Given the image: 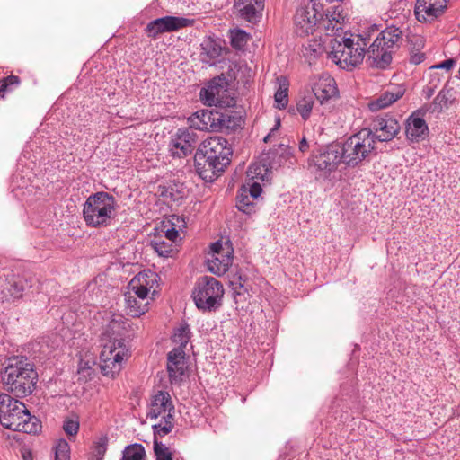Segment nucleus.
I'll return each instance as SVG.
<instances>
[{
    "label": "nucleus",
    "instance_id": "obj_27",
    "mask_svg": "<svg viewBox=\"0 0 460 460\" xmlns=\"http://www.w3.org/2000/svg\"><path fill=\"white\" fill-rule=\"evenodd\" d=\"M454 101L453 89L444 87L439 91L432 102L433 111L441 112L445 108H447Z\"/></svg>",
    "mask_w": 460,
    "mask_h": 460
},
{
    "label": "nucleus",
    "instance_id": "obj_41",
    "mask_svg": "<svg viewBox=\"0 0 460 460\" xmlns=\"http://www.w3.org/2000/svg\"><path fill=\"white\" fill-rule=\"evenodd\" d=\"M63 430L69 438H74L77 435L80 428L78 417L66 418L63 421Z\"/></svg>",
    "mask_w": 460,
    "mask_h": 460
},
{
    "label": "nucleus",
    "instance_id": "obj_45",
    "mask_svg": "<svg viewBox=\"0 0 460 460\" xmlns=\"http://www.w3.org/2000/svg\"><path fill=\"white\" fill-rule=\"evenodd\" d=\"M23 289H2L0 291V301L4 302H14L15 299L22 297V291Z\"/></svg>",
    "mask_w": 460,
    "mask_h": 460
},
{
    "label": "nucleus",
    "instance_id": "obj_18",
    "mask_svg": "<svg viewBox=\"0 0 460 460\" xmlns=\"http://www.w3.org/2000/svg\"><path fill=\"white\" fill-rule=\"evenodd\" d=\"M185 352L181 347L174 348L167 354V371L170 382L178 383L185 373Z\"/></svg>",
    "mask_w": 460,
    "mask_h": 460
},
{
    "label": "nucleus",
    "instance_id": "obj_12",
    "mask_svg": "<svg viewBox=\"0 0 460 460\" xmlns=\"http://www.w3.org/2000/svg\"><path fill=\"white\" fill-rule=\"evenodd\" d=\"M194 22L193 19L164 16L149 22L145 28V32L149 38L156 39L159 34L176 31L182 28L192 26Z\"/></svg>",
    "mask_w": 460,
    "mask_h": 460
},
{
    "label": "nucleus",
    "instance_id": "obj_1",
    "mask_svg": "<svg viewBox=\"0 0 460 460\" xmlns=\"http://www.w3.org/2000/svg\"><path fill=\"white\" fill-rule=\"evenodd\" d=\"M232 146L222 137H211L204 140L194 155L197 173L206 181H214L218 173L231 163Z\"/></svg>",
    "mask_w": 460,
    "mask_h": 460
},
{
    "label": "nucleus",
    "instance_id": "obj_21",
    "mask_svg": "<svg viewBox=\"0 0 460 460\" xmlns=\"http://www.w3.org/2000/svg\"><path fill=\"white\" fill-rule=\"evenodd\" d=\"M265 0H234V8L245 21L252 22L264 7Z\"/></svg>",
    "mask_w": 460,
    "mask_h": 460
},
{
    "label": "nucleus",
    "instance_id": "obj_40",
    "mask_svg": "<svg viewBox=\"0 0 460 460\" xmlns=\"http://www.w3.org/2000/svg\"><path fill=\"white\" fill-rule=\"evenodd\" d=\"M154 452L156 460H172V453L164 444L154 441Z\"/></svg>",
    "mask_w": 460,
    "mask_h": 460
},
{
    "label": "nucleus",
    "instance_id": "obj_30",
    "mask_svg": "<svg viewBox=\"0 0 460 460\" xmlns=\"http://www.w3.org/2000/svg\"><path fill=\"white\" fill-rule=\"evenodd\" d=\"M236 208L248 215L254 212V203L248 195V190L244 186L240 189L236 197Z\"/></svg>",
    "mask_w": 460,
    "mask_h": 460
},
{
    "label": "nucleus",
    "instance_id": "obj_20",
    "mask_svg": "<svg viewBox=\"0 0 460 460\" xmlns=\"http://www.w3.org/2000/svg\"><path fill=\"white\" fill-rule=\"evenodd\" d=\"M321 103L329 101L332 98H336L339 95V90L336 81L331 75L321 76L313 87V93Z\"/></svg>",
    "mask_w": 460,
    "mask_h": 460
},
{
    "label": "nucleus",
    "instance_id": "obj_57",
    "mask_svg": "<svg viewBox=\"0 0 460 460\" xmlns=\"http://www.w3.org/2000/svg\"><path fill=\"white\" fill-rule=\"evenodd\" d=\"M158 294H159V291H158V290H156V289H154L152 296H157ZM153 298H154V297H152V299H153Z\"/></svg>",
    "mask_w": 460,
    "mask_h": 460
},
{
    "label": "nucleus",
    "instance_id": "obj_15",
    "mask_svg": "<svg viewBox=\"0 0 460 460\" xmlns=\"http://www.w3.org/2000/svg\"><path fill=\"white\" fill-rule=\"evenodd\" d=\"M375 142H387L394 139L400 131V125L390 114L376 117L371 124Z\"/></svg>",
    "mask_w": 460,
    "mask_h": 460
},
{
    "label": "nucleus",
    "instance_id": "obj_38",
    "mask_svg": "<svg viewBox=\"0 0 460 460\" xmlns=\"http://www.w3.org/2000/svg\"><path fill=\"white\" fill-rule=\"evenodd\" d=\"M190 331L187 323L181 324L174 333V341L178 342L182 349H185L190 340Z\"/></svg>",
    "mask_w": 460,
    "mask_h": 460
},
{
    "label": "nucleus",
    "instance_id": "obj_13",
    "mask_svg": "<svg viewBox=\"0 0 460 460\" xmlns=\"http://www.w3.org/2000/svg\"><path fill=\"white\" fill-rule=\"evenodd\" d=\"M321 18L322 14L316 10L315 4L298 7L294 16L296 33L299 36L313 34Z\"/></svg>",
    "mask_w": 460,
    "mask_h": 460
},
{
    "label": "nucleus",
    "instance_id": "obj_17",
    "mask_svg": "<svg viewBox=\"0 0 460 460\" xmlns=\"http://www.w3.org/2000/svg\"><path fill=\"white\" fill-rule=\"evenodd\" d=\"M225 289H193L192 298L198 309L216 311L222 305Z\"/></svg>",
    "mask_w": 460,
    "mask_h": 460
},
{
    "label": "nucleus",
    "instance_id": "obj_56",
    "mask_svg": "<svg viewBox=\"0 0 460 460\" xmlns=\"http://www.w3.org/2000/svg\"><path fill=\"white\" fill-rule=\"evenodd\" d=\"M238 279H239V282H238L239 288H243L244 283H243V282H242V277H241V276H239V277H238Z\"/></svg>",
    "mask_w": 460,
    "mask_h": 460
},
{
    "label": "nucleus",
    "instance_id": "obj_22",
    "mask_svg": "<svg viewBox=\"0 0 460 460\" xmlns=\"http://www.w3.org/2000/svg\"><path fill=\"white\" fill-rule=\"evenodd\" d=\"M233 261V248L228 246L226 252L220 255H211V258L208 259L207 264L208 269L210 272L216 275H222L226 273L232 264Z\"/></svg>",
    "mask_w": 460,
    "mask_h": 460
},
{
    "label": "nucleus",
    "instance_id": "obj_7",
    "mask_svg": "<svg viewBox=\"0 0 460 460\" xmlns=\"http://www.w3.org/2000/svg\"><path fill=\"white\" fill-rule=\"evenodd\" d=\"M174 411L175 408L168 392L157 391L152 395L146 417L150 420L161 418L160 421L152 427L155 438L164 437L173 429Z\"/></svg>",
    "mask_w": 460,
    "mask_h": 460
},
{
    "label": "nucleus",
    "instance_id": "obj_2",
    "mask_svg": "<svg viewBox=\"0 0 460 460\" xmlns=\"http://www.w3.org/2000/svg\"><path fill=\"white\" fill-rule=\"evenodd\" d=\"M38 380L34 365L25 357L14 356L7 358L1 371L3 388L19 398L32 394Z\"/></svg>",
    "mask_w": 460,
    "mask_h": 460
},
{
    "label": "nucleus",
    "instance_id": "obj_46",
    "mask_svg": "<svg viewBox=\"0 0 460 460\" xmlns=\"http://www.w3.org/2000/svg\"><path fill=\"white\" fill-rule=\"evenodd\" d=\"M248 190V195L252 198V199H257L261 191H262V188L261 186L260 183L258 182H253L249 189H247Z\"/></svg>",
    "mask_w": 460,
    "mask_h": 460
},
{
    "label": "nucleus",
    "instance_id": "obj_32",
    "mask_svg": "<svg viewBox=\"0 0 460 460\" xmlns=\"http://www.w3.org/2000/svg\"><path fill=\"white\" fill-rule=\"evenodd\" d=\"M314 95L311 93L300 98L296 102V110L304 120H307L314 104Z\"/></svg>",
    "mask_w": 460,
    "mask_h": 460
},
{
    "label": "nucleus",
    "instance_id": "obj_23",
    "mask_svg": "<svg viewBox=\"0 0 460 460\" xmlns=\"http://www.w3.org/2000/svg\"><path fill=\"white\" fill-rule=\"evenodd\" d=\"M405 129L408 139L415 142L424 139L429 134V128L426 121L422 118L415 117L414 115H411L407 119Z\"/></svg>",
    "mask_w": 460,
    "mask_h": 460
},
{
    "label": "nucleus",
    "instance_id": "obj_36",
    "mask_svg": "<svg viewBox=\"0 0 460 460\" xmlns=\"http://www.w3.org/2000/svg\"><path fill=\"white\" fill-rule=\"evenodd\" d=\"M108 443L109 438L106 435L102 436L96 442H94L92 453L94 460H103L107 451Z\"/></svg>",
    "mask_w": 460,
    "mask_h": 460
},
{
    "label": "nucleus",
    "instance_id": "obj_44",
    "mask_svg": "<svg viewBox=\"0 0 460 460\" xmlns=\"http://www.w3.org/2000/svg\"><path fill=\"white\" fill-rule=\"evenodd\" d=\"M323 52V47L317 40H311L305 47V56L311 58H315L318 56L322 55Z\"/></svg>",
    "mask_w": 460,
    "mask_h": 460
},
{
    "label": "nucleus",
    "instance_id": "obj_25",
    "mask_svg": "<svg viewBox=\"0 0 460 460\" xmlns=\"http://www.w3.org/2000/svg\"><path fill=\"white\" fill-rule=\"evenodd\" d=\"M159 276L156 272L146 270L137 274L127 288H154L158 285Z\"/></svg>",
    "mask_w": 460,
    "mask_h": 460
},
{
    "label": "nucleus",
    "instance_id": "obj_39",
    "mask_svg": "<svg viewBox=\"0 0 460 460\" xmlns=\"http://www.w3.org/2000/svg\"><path fill=\"white\" fill-rule=\"evenodd\" d=\"M125 301L127 304V308L129 310L128 314H130L133 317H138L142 314H144L147 310H140L138 307L139 300L137 298H135L130 294H128L125 292Z\"/></svg>",
    "mask_w": 460,
    "mask_h": 460
},
{
    "label": "nucleus",
    "instance_id": "obj_52",
    "mask_svg": "<svg viewBox=\"0 0 460 460\" xmlns=\"http://www.w3.org/2000/svg\"><path fill=\"white\" fill-rule=\"evenodd\" d=\"M435 88H436V85L431 87V86H427L425 89H424V93H426V97L428 99H429L435 93Z\"/></svg>",
    "mask_w": 460,
    "mask_h": 460
},
{
    "label": "nucleus",
    "instance_id": "obj_58",
    "mask_svg": "<svg viewBox=\"0 0 460 460\" xmlns=\"http://www.w3.org/2000/svg\"><path fill=\"white\" fill-rule=\"evenodd\" d=\"M24 457V460H31V457H26V456H23Z\"/></svg>",
    "mask_w": 460,
    "mask_h": 460
},
{
    "label": "nucleus",
    "instance_id": "obj_37",
    "mask_svg": "<svg viewBox=\"0 0 460 460\" xmlns=\"http://www.w3.org/2000/svg\"><path fill=\"white\" fill-rule=\"evenodd\" d=\"M202 49L210 59H216L222 54V48L215 40H208L202 44Z\"/></svg>",
    "mask_w": 460,
    "mask_h": 460
},
{
    "label": "nucleus",
    "instance_id": "obj_33",
    "mask_svg": "<svg viewBox=\"0 0 460 460\" xmlns=\"http://www.w3.org/2000/svg\"><path fill=\"white\" fill-rule=\"evenodd\" d=\"M231 46L237 50H242L249 40V34L241 29L231 31L230 34Z\"/></svg>",
    "mask_w": 460,
    "mask_h": 460
},
{
    "label": "nucleus",
    "instance_id": "obj_53",
    "mask_svg": "<svg viewBox=\"0 0 460 460\" xmlns=\"http://www.w3.org/2000/svg\"><path fill=\"white\" fill-rule=\"evenodd\" d=\"M248 289L247 288H244V289H234V292L233 293V296H234V298L236 299V297L238 296H241V295H243L244 292H247Z\"/></svg>",
    "mask_w": 460,
    "mask_h": 460
},
{
    "label": "nucleus",
    "instance_id": "obj_49",
    "mask_svg": "<svg viewBox=\"0 0 460 460\" xmlns=\"http://www.w3.org/2000/svg\"><path fill=\"white\" fill-rule=\"evenodd\" d=\"M226 249L223 247L221 241H217L211 244V255H220L226 252Z\"/></svg>",
    "mask_w": 460,
    "mask_h": 460
},
{
    "label": "nucleus",
    "instance_id": "obj_11",
    "mask_svg": "<svg viewBox=\"0 0 460 460\" xmlns=\"http://www.w3.org/2000/svg\"><path fill=\"white\" fill-rule=\"evenodd\" d=\"M229 116L213 110H199L188 118L190 128L200 131L217 132L226 125Z\"/></svg>",
    "mask_w": 460,
    "mask_h": 460
},
{
    "label": "nucleus",
    "instance_id": "obj_6",
    "mask_svg": "<svg viewBox=\"0 0 460 460\" xmlns=\"http://www.w3.org/2000/svg\"><path fill=\"white\" fill-rule=\"evenodd\" d=\"M117 201L106 191L91 194L83 206V218L89 227H107L116 217Z\"/></svg>",
    "mask_w": 460,
    "mask_h": 460
},
{
    "label": "nucleus",
    "instance_id": "obj_29",
    "mask_svg": "<svg viewBox=\"0 0 460 460\" xmlns=\"http://www.w3.org/2000/svg\"><path fill=\"white\" fill-rule=\"evenodd\" d=\"M150 245L161 257H172L174 253L173 243L164 240L162 236H155L151 240Z\"/></svg>",
    "mask_w": 460,
    "mask_h": 460
},
{
    "label": "nucleus",
    "instance_id": "obj_50",
    "mask_svg": "<svg viewBox=\"0 0 460 460\" xmlns=\"http://www.w3.org/2000/svg\"><path fill=\"white\" fill-rule=\"evenodd\" d=\"M165 237L168 239L169 242L174 243L179 235V232L174 228H168L164 231Z\"/></svg>",
    "mask_w": 460,
    "mask_h": 460
},
{
    "label": "nucleus",
    "instance_id": "obj_10",
    "mask_svg": "<svg viewBox=\"0 0 460 460\" xmlns=\"http://www.w3.org/2000/svg\"><path fill=\"white\" fill-rule=\"evenodd\" d=\"M341 163H343V156L338 142L314 150L308 159L309 167L314 166L325 178L335 172Z\"/></svg>",
    "mask_w": 460,
    "mask_h": 460
},
{
    "label": "nucleus",
    "instance_id": "obj_51",
    "mask_svg": "<svg viewBox=\"0 0 460 460\" xmlns=\"http://www.w3.org/2000/svg\"><path fill=\"white\" fill-rule=\"evenodd\" d=\"M309 149V144L306 140V138L304 137L300 142H299V150L302 152V153H305L306 151H308Z\"/></svg>",
    "mask_w": 460,
    "mask_h": 460
},
{
    "label": "nucleus",
    "instance_id": "obj_14",
    "mask_svg": "<svg viewBox=\"0 0 460 460\" xmlns=\"http://www.w3.org/2000/svg\"><path fill=\"white\" fill-rule=\"evenodd\" d=\"M196 142V133L190 128H181L172 136L169 151L173 157H186L193 152Z\"/></svg>",
    "mask_w": 460,
    "mask_h": 460
},
{
    "label": "nucleus",
    "instance_id": "obj_34",
    "mask_svg": "<svg viewBox=\"0 0 460 460\" xmlns=\"http://www.w3.org/2000/svg\"><path fill=\"white\" fill-rule=\"evenodd\" d=\"M55 460H69L70 446L65 438L58 439L54 447Z\"/></svg>",
    "mask_w": 460,
    "mask_h": 460
},
{
    "label": "nucleus",
    "instance_id": "obj_24",
    "mask_svg": "<svg viewBox=\"0 0 460 460\" xmlns=\"http://www.w3.org/2000/svg\"><path fill=\"white\" fill-rule=\"evenodd\" d=\"M157 194L167 203L180 202L184 197L183 185L174 181H170L166 185H159Z\"/></svg>",
    "mask_w": 460,
    "mask_h": 460
},
{
    "label": "nucleus",
    "instance_id": "obj_43",
    "mask_svg": "<svg viewBox=\"0 0 460 460\" xmlns=\"http://www.w3.org/2000/svg\"><path fill=\"white\" fill-rule=\"evenodd\" d=\"M195 288H223V284L212 276L203 275L197 279Z\"/></svg>",
    "mask_w": 460,
    "mask_h": 460
},
{
    "label": "nucleus",
    "instance_id": "obj_3",
    "mask_svg": "<svg viewBox=\"0 0 460 460\" xmlns=\"http://www.w3.org/2000/svg\"><path fill=\"white\" fill-rule=\"evenodd\" d=\"M0 423L8 429L37 434L41 429L40 420L31 415L26 405L5 393L0 394Z\"/></svg>",
    "mask_w": 460,
    "mask_h": 460
},
{
    "label": "nucleus",
    "instance_id": "obj_9",
    "mask_svg": "<svg viewBox=\"0 0 460 460\" xmlns=\"http://www.w3.org/2000/svg\"><path fill=\"white\" fill-rule=\"evenodd\" d=\"M130 356L124 339H114L105 344L100 354L101 370L104 376H114L121 369V364Z\"/></svg>",
    "mask_w": 460,
    "mask_h": 460
},
{
    "label": "nucleus",
    "instance_id": "obj_42",
    "mask_svg": "<svg viewBox=\"0 0 460 460\" xmlns=\"http://www.w3.org/2000/svg\"><path fill=\"white\" fill-rule=\"evenodd\" d=\"M149 291L150 289H128L126 293L139 300L140 306L138 308L142 311L147 310Z\"/></svg>",
    "mask_w": 460,
    "mask_h": 460
},
{
    "label": "nucleus",
    "instance_id": "obj_48",
    "mask_svg": "<svg viewBox=\"0 0 460 460\" xmlns=\"http://www.w3.org/2000/svg\"><path fill=\"white\" fill-rule=\"evenodd\" d=\"M425 59V54L420 51L411 52L410 55V63L413 65H419L422 63Z\"/></svg>",
    "mask_w": 460,
    "mask_h": 460
},
{
    "label": "nucleus",
    "instance_id": "obj_19",
    "mask_svg": "<svg viewBox=\"0 0 460 460\" xmlns=\"http://www.w3.org/2000/svg\"><path fill=\"white\" fill-rule=\"evenodd\" d=\"M227 83L224 77L211 79L206 87L200 90V100L207 105H217L220 102L223 93L226 90Z\"/></svg>",
    "mask_w": 460,
    "mask_h": 460
},
{
    "label": "nucleus",
    "instance_id": "obj_8",
    "mask_svg": "<svg viewBox=\"0 0 460 460\" xmlns=\"http://www.w3.org/2000/svg\"><path fill=\"white\" fill-rule=\"evenodd\" d=\"M357 38L356 43L351 38H343L342 41H335L332 45L329 56L342 69L352 70L364 59L367 39L361 35H358Z\"/></svg>",
    "mask_w": 460,
    "mask_h": 460
},
{
    "label": "nucleus",
    "instance_id": "obj_4",
    "mask_svg": "<svg viewBox=\"0 0 460 460\" xmlns=\"http://www.w3.org/2000/svg\"><path fill=\"white\" fill-rule=\"evenodd\" d=\"M343 164L355 168L364 162H369L376 155L374 132L364 128L340 143Z\"/></svg>",
    "mask_w": 460,
    "mask_h": 460
},
{
    "label": "nucleus",
    "instance_id": "obj_28",
    "mask_svg": "<svg viewBox=\"0 0 460 460\" xmlns=\"http://www.w3.org/2000/svg\"><path fill=\"white\" fill-rule=\"evenodd\" d=\"M402 96V93L401 92H385L375 102L369 103V108L373 111L386 108L399 100Z\"/></svg>",
    "mask_w": 460,
    "mask_h": 460
},
{
    "label": "nucleus",
    "instance_id": "obj_54",
    "mask_svg": "<svg viewBox=\"0 0 460 460\" xmlns=\"http://www.w3.org/2000/svg\"><path fill=\"white\" fill-rule=\"evenodd\" d=\"M279 127H280V118H279V117H277V118H276V123H275V126L271 128V132H274V131H275V130H277Z\"/></svg>",
    "mask_w": 460,
    "mask_h": 460
},
{
    "label": "nucleus",
    "instance_id": "obj_5",
    "mask_svg": "<svg viewBox=\"0 0 460 460\" xmlns=\"http://www.w3.org/2000/svg\"><path fill=\"white\" fill-rule=\"evenodd\" d=\"M402 40V31L400 28L389 26L383 30L366 51L368 66L378 69L387 68Z\"/></svg>",
    "mask_w": 460,
    "mask_h": 460
},
{
    "label": "nucleus",
    "instance_id": "obj_31",
    "mask_svg": "<svg viewBox=\"0 0 460 460\" xmlns=\"http://www.w3.org/2000/svg\"><path fill=\"white\" fill-rule=\"evenodd\" d=\"M146 456L145 447L139 443H134L124 448L120 460H146Z\"/></svg>",
    "mask_w": 460,
    "mask_h": 460
},
{
    "label": "nucleus",
    "instance_id": "obj_47",
    "mask_svg": "<svg viewBox=\"0 0 460 460\" xmlns=\"http://www.w3.org/2000/svg\"><path fill=\"white\" fill-rule=\"evenodd\" d=\"M455 65H456L455 59L449 58V59L440 62L438 65L432 66L430 68L445 69V70L449 71L450 69H452L454 67Z\"/></svg>",
    "mask_w": 460,
    "mask_h": 460
},
{
    "label": "nucleus",
    "instance_id": "obj_16",
    "mask_svg": "<svg viewBox=\"0 0 460 460\" xmlns=\"http://www.w3.org/2000/svg\"><path fill=\"white\" fill-rule=\"evenodd\" d=\"M448 0H417L414 13L419 22H432L447 8Z\"/></svg>",
    "mask_w": 460,
    "mask_h": 460
},
{
    "label": "nucleus",
    "instance_id": "obj_55",
    "mask_svg": "<svg viewBox=\"0 0 460 460\" xmlns=\"http://www.w3.org/2000/svg\"><path fill=\"white\" fill-rule=\"evenodd\" d=\"M271 134H272V132L270 131V133H269V134L264 137L263 141H264L265 143H267V142L270 140Z\"/></svg>",
    "mask_w": 460,
    "mask_h": 460
},
{
    "label": "nucleus",
    "instance_id": "obj_26",
    "mask_svg": "<svg viewBox=\"0 0 460 460\" xmlns=\"http://www.w3.org/2000/svg\"><path fill=\"white\" fill-rule=\"evenodd\" d=\"M278 89L274 94V100L279 109H285L288 103V86L289 82L286 76L277 78Z\"/></svg>",
    "mask_w": 460,
    "mask_h": 460
},
{
    "label": "nucleus",
    "instance_id": "obj_35",
    "mask_svg": "<svg viewBox=\"0 0 460 460\" xmlns=\"http://www.w3.org/2000/svg\"><path fill=\"white\" fill-rule=\"evenodd\" d=\"M20 84L19 76L13 75L0 79V98H4L7 92L13 91Z\"/></svg>",
    "mask_w": 460,
    "mask_h": 460
}]
</instances>
